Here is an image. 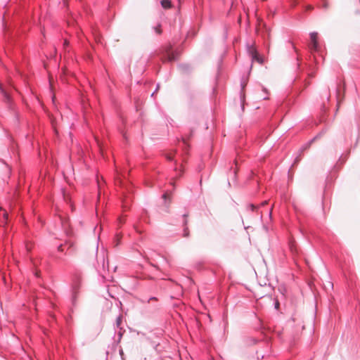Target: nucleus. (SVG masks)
I'll list each match as a JSON object with an SVG mask.
<instances>
[{
	"instance_id": "f257e3e1",
	"label": "nucleus",
	"mask_w": 360,
	"mask_h": 360,
	"mask_svg": "<svg viewBox=\"0 0 360 360\" xmlns=\"http://www.w3.org/2000/svg\"><path fill=\"white\" fill-rule=\"evenodd\" d=\"M162 59L164 61L172 62L176 60V53L172 50V46H168L165 48L163 53Z\"/></svg>"
},
{
	"instance_id": "f03ea898",
	"label": "nucleus",
	"mask_w": 360,
	"mask_h": 360,
	"mask_svg": "<svg viewBox=\"0 0 360 360\" xmlns=\"http://www.w3.org/2000/svg\"><path fill=\"white\" fill-rule=\"evenodd\" d=\"M248 52L251 56L252 60L257 61L259 63L262 64L263 63L262 58L259 56L257 50L255 47L251 46L248 49Z\"/></svg>"
},
{
	"instance_id": "7ed1b4c3",
	"label": "nucleus",
	"mask_w": 360,
	"mask_h": 360,
	"mask_svg": "<svg viewBox=\"0 0 360 360\" xmlns=\"http://www.w3.org/2000/svg\"><path fill=\"white\" fill-rule=\"evenodd\" d=\"M345 91V84L343 82L342 86H341V85L340 84L337 89V97H338V101H340V99H342L344 98Z\"/></svg>"
},
{
	"instance_id": "20e7f679",
	"label": "nucleus",
	"mask_w": 360,
	"mask_h": 360,
	"mask_svg": "<svg viewBox=\"0 0 360 360\" xmlns=\"http://www.w3.org/2000/svg\"><path fill=\"white\" fill-rule=\"evenodd\" d=\"M187 217H188V214H184V237H188L189 236V234H190L188 228L187 227V224H188Z\"/></svg>"
},
{
	"instance_id": "39448f33",
	"label": "nucleus",
	"mask_w": 360,
	"mask_h": 360,
	"mask_svg": "<svg viewBox=\"0 0 360 360\" xmlns=\"http://www.w3.org/2000/svg\"><path fill=\"white\" fill-rule=\"evenodd\" d=\"M160 3L162 6L165 9H168L172 7V3L170 0H162Z\"/></svg>"
},
{
	"instance_id": "423d86ee",
	"label": "nucleus",
	"mask_w": 360,
	"mask_h": 360,
	"mask_svg": "<svg viewBox=\"0 0 360 360\" xmlns=\"http://www.w3.org/2000/svg\"><path fill=\"white\" fill-rule=\"evenodd\" d=\"M310 36H311V42H310V49L311 50L314 49H315V33L314 32H311L310 34Z\"/></svg>"
},
{
	"instance_id": "0eeeda50",
	"label": "nucleus",
	"mask_w": 360,
	"mask_h": 360,
	"mask_svg": "<svg viewBox=\"0 0 360 360\" xmlns=\"http://www.w3.org/2000/svg\"><path fill=\"white\" fill-rule=\"evenodd\" d=\"M121 322H122V316H118L117 320H116V324L117 326H120V325L121 324Z\"/></svg>"
},
{
	"instance_id": "6e6552de",
	"label": "nucleus",
	"mask_w": 360,
	"mask_h": 360,
	"mask_svg": "<svg viewBox=\"0 0 360 360\" xmlns=\"http://www.w3.org/2000/svg\"><path fill=\"white\" fill-rule=\"evenodd\" d=\"M166 158L169 160H173V155L172 154H167L166 155Z\"/></svg>"
},
{
	"instance_id": "1a4fd4ad",
	"label": "nucleus",
	"mask_w": 360,
	"mask_h": 360,
	"mask_svg": "<svg viewBox=\"0 0 360 360\" xmlns=\"http://www.w3.org/2000/svg\"><path fill=\"white\" fill-rule=\"evenodd\" d=\"M155 31H156V32H157L158 34H161V32H162V31H161V30H160V26H158V27H157L155 28Z\"/></svg>"
},
{
	"instance_id": "9d476101",
	"label": "nucleus",
	"mask_w": 360,
	"mask_h": 360,
	"mask_svg": "<svg viewBox=\"0 0 360 360\" xmlns=\"http://www.w3.org/2000/svg\"><path fill=\"white\" fill-rule=\"evenodd\" d=\"M0 90L1 91V92L5 95V96L8 97V95L2 89L1 86H0Z\"/></svg>"
},
{
	"instance_id": "9b49d317",
	"label": "nucleus",
	"mask_w": 360,
	"mask_h": 360,
	"mask_svg": "<svg viewBox=\"0 0 360 360\" xmlns=\"http://www.w3.org/2000/svg\"><path fill=\"white\" fill-rule=\"evenodd\" d=\"M58 250H59V251H60V252H62V251L63 250V245H60L58 247Z\"/></svg>"
},
{
	"instance_id": "f8f14e48",
	"label": "nucleus",
	"mask_w": 360,
	"mask_h": 360,
	"mask_svg": "<svg viewBox=\"0 0 360 360\" xmlns=\"http://www.w3.org/2000/svg\"><path fill=\"white\" fill-rule=\"evenodd\" d=\"M278 307H279V302H278V301H276V304H275V307H276V309H278Z\"/></svg>"
},
{
	"instance_id": "ddd939ff",
	"label": "nucleus",
	"mask_w": 360,
	"mask_h": 360,
	"mask_svg": "<svg viewBox=\"0 0 360 360\" xmlns=\"http://www.w3.org/2000/svg\"><path fill=\"white\" fill-rule=\"evenodd\" d=\"M68 45V40L65 39L64 41V46H66Z\"/></svg>"
},
{
	"instance_id": "4468645a",
	"label": "nucleus",
	"mask_w": 360,
	"mask_h": 360,
	"mask_svg": "<svg viewBox=\"0 0 360 360\" xmlns=\"http://www.w3.org/2000/svg\"><path fill=\"white\" fill-rule=\"evenodd\" d=\"M39 274H40V272H39V271H37L35 272V275H36V276L39 277Z\"/></svg>"
},
{
	"instance_id": "2eb2a0df",
	"label": "nucleus",
	"mask_w": 360,
	"mask_h": 360,
	"mask_svg": "<svg viewBox=\"0 0 360 360\" xmlns=\"http://www.w3.org/2000/svg\"><path fill=\"white\" fill-rule=\"evenodd\" d=\"M64 198H65V200L66 201L69 200L68 197V196H66V195H64Z\"/></svg>"
},
{
	"instance_id": "dca6fc26",
	"label": "nucleus",
	"mask_w": 360,
	"mask_h": 360,
	"mask_svg": "<svg viewBox=\"0 0 360 360\" xmlns=\"http://www.w3.org/2000/svg\"><path fill=\"white\" fill-rule=\"evenodd\" d=\"M163 198H167V194H166V193L163 195Z\"/></svg>"
},
{
	"instance_id": "f3484780",
	"label": "nucleus",
	"mask_w": 360,
	"mask_h": 360,
	"mask_svg": "<svg viewBox=\"0 0 360 360\" xmlns=\"http://www.w3.org/2000/svg\"><path fill=\"white\" fill-rule=\"evenodd\" d=\"M309 8L310 10H312V9H313V7H312L311 6H309Z\"/></svg>"
},
{
	"instance_id": "a211bd4d",
	"label": "nucleus",
	"mask_w": 360,
	"mask_h": 360,
	"mask_svg": "<svg viewBox=\"0 0 360 360\" xmlns=\"http://www.w3.org/2000/svg\"><path fill=\"white\" fill-rule=\"evenodd\" d=\"M266 203H267V202H266V201H264V202L262 203V205H266Z\"/></svg>"
},
{
	"instance_id": "6ab92c4d",
	"label": "nucleus",
	"mask_w": 360,
	"mask_h": 360,
	"mask_svg": "<svg viewBox=\"0 0 360 360\" xmlns=\"http://www.w3.org/2000/svg\"><path fill=\"white\" fill-rule=\"evenodd\" d=\"M252 209L253 210L255 208V206L253 205H251Z\"/></svg>"
},
{
	"instance_id": "aec40b11",
	"label": "nucleus",
	"mask_w": 360,
	"mask_h": 360,
	"mask_svg": "<svg viewBox=\"0 0 360 360\" xmlns=\"http://www.w3.org/2000/svg\"><path fill=\"white\" fill-rule=\"evenodd\" d=\"M120 222H122V223H123V222H124V221H123V220H122V219H120Z\"/></svg>"
}]
</instances>
